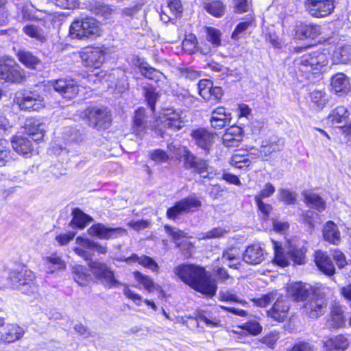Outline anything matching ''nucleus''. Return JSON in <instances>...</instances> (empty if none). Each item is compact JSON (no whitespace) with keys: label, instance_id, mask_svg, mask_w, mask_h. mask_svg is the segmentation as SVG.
Instances as JSON below:
<instances>
[{"label":"nucleus","instance_id":"f257e3e1","mask_svg":"<svg viewBox=\"0 0 351 351\" xmlns=\"http://www.w3.org/2000/svg\"><path fill=\"white\" fill-rule=\"evenodd\" d=\"M174 273L195 291L210 297L215 295L217 285L204 267L193 264H181L175 268Z\"/></svg>","mask_w":351,"mask_h":351},{"label":"nucleus","instance_id":"f03ea898","mask_svg":"<svg viewBox=\"0 0 351 351\" xmlns=\"http://www.w3.org/2000/svg\"><path fill=\"white\" fill-rule=\"evenodd\" d=\"M10 280L14 289L19 290L25 294H32L37 291V286L34 282V273L25 267H21L12 271Z\"/></svg>","mask_w":351,"mask_h":351},{"label":"nucleus","instance_id":"7ed1b4c3","mask_svg":"<svg viewBox=\"0 0 351 351\" xmlns=\"http://www.w3.org/2000/svg\"><path fill=\"white\" fill-rule=\"evenodd\" d=\"M184 126V121L182 117V111L173 108H165L162 110V117L156 128L158 135L163 137L165 132H176Z\"/></svg>","mask_w":351,"mask_h":351},{"label":"nucleus","instance_id":"20e7f679","mask_svg":"<svg viewBox=\"0 0 351 351\" xmlns=\"http://www.w3.org/2000/svg\"><path fill=\"white\" fill-rule=\"evenodd\" d=\"M69 33L72 38L82 39L99 35L98 22L93 17L75 19L71 25Z\"/></svg>","mask_w":351,"mask_h":351},{"label":"nucleus","instance_id":"39448f33","mask_svg":"<svg viewBox=\"0 0 351 351\" xmlns=\"http://www.w3.org/2000/svg\"><path fill=\"white\" fill-rule=\"evenodd\" d=\"M93 274L107 289L118 287L122 283L117 280L114 271L106 263L90 261L88 264Z\"/></svg>","mask_w":351,"mask_h":351},{"label":"nucleus","instance_id":"423d86ee","mask_svg":"<svg viewBox=\"0 0 351 351\" xmlns=\"http://www.w3.org/2000/svg\"><path fill=\"white\" fill-rule=\"evenodd\" d=\"M0 80L6 82L21 83L25 80V71L13 60H0Z\"/></svg>","mask_w":351,"mask_h":351},{"label":"nucleus","instance_id":"0eeeda50","mask_svg":"<svg viewBox=\"0 0 351 351\" xmlns=\"http://www.w3.org/2000/svg\"><path fill=\"white\" fill-rule=\"evenodd\" d=\"M14 102L25 111H38L45 106L43 96L36 91L25 90L15 97Z\"/></svg>","mask_w":351,"mask_h":351},{"label":"nucleus","instance_id":"6e6552de","mask_svg":"<svg viewBox=\"0 0 351 351\" xmlns=\"http://www.w3.org/2000/svg\"><path fill=\"white\" fill-rule=\"evenodd\" d=\"M202 206L201 201L195 196L191 195L177 202L173 206L168 208L167 217L175 220L183 213L194 212Z\"/></svg>","mask_w":351,"mask_h":351},{"label":"nucleus","instance_id":"1a4fd4ad","mask_svg":"<svg viewBox=\"0 0 351 351\" xmlns=\"http://www.w3.org/2000/svg\"><path fill=\"white\" fill-rule=\"evenodd\" d=\"M184 152V167L197 173L203 178L210 179L209 165L208 161L196 157L187 148H181Z\"/></svg>","mask_w":351,"mask_h":351},{"label":"nucleus","instance_id":"9d476101","mask_svg":"<svg viewBox=\"0 0 351 351\" xmlns=\"http://www.w3.org/2000/svg\"><path fill=\"white\" fill-rule=\"evenodd\" d=\"M89 125L97 130L106 129L110 126L111 115L106 108L97 106L88 108L85 110Z\"/></svg>","mask_w":351,"mask_h":351},{"label":"nucleus","instance_id":"9b49d317","mask_svg":"<svg viewBox=\"0 0 351 351\" xmlns=\"http://www.w3.org/2000/svg\"><path fill=\"white\" fill-rule=\"evenodd\" d=\"M80 57L84 66L89 69L100 68L105 61V53L98 47H87L82 49Z\"/></svg>","mask_w":351,"mask_h":351},{"label":"nucleus","instance_id":"f8f14e48","mask_svg":"<svg viewBox=\"0 0 351 351\" xmlns=\"http://www.w3.org/2000/svg\"><path fill=\"white\" fill-rule=\"evenodd\" d=\"M327 307L328 302L325 296L313 293L312 298L304 305V312L309 317L315 319L324 315Z\"/></svg>","mask_w":351,"mask_h":351},{"label":"nucleus","instance_id":"ddd939ff","mask_svg":"<svg viewBox=\"0 0 351 351\" xmlns=\"http://www.w3.org/2000/svg\"><path fill=\"white\" fill-rule=\"evenodd\" d=\"M304 5L309 14L317 18L328 16L335 8L334 0H306Z\"/></svg>","mask_w":351,"mask_h":351},{"label":"nucleus","instance_id":"4468645a","mask_svg":"<svg viewBox=\"0 0 351 351\" xmlns=\"http://www.w3.org/2000/svg\"><path fill=\"white\" fill-rule=\"evenodd\" d=\"M52 86L56 92L66 99L75 98L79 93L77 82L71 78L56 80L52 82Z\"/></svg>","mask_w":351,"mask_h":351},{"label":"nucleus","instance_id":"2eb2a0df","mask_svg":"<svg viewBox=\"0 0 351 351\" xmlns=\"http://www.w3.org/2000/svg\"><path fill=\"white\" fill-rule=\"evenodd\" d=\"M289 306L282 295H278L273 306L267 311V316L278 322H283L287 317Z\"/></svg>","mask_w":351,"mask_h":351},{"label":"nucleus","instance_id":"dca6fc26","mask_svg":"<svg viewBox=\"0 0 351 351\" xmlns=\"http://www.w3.org/2000/svg\"><path fill=\"white\" fill-rule=\"evenodd\" d=\"M231 119V114L225 108L217 107L212 111L209 121L213 128L221 130L229 125Z\"/></svg>","mask_w":351,"mask_h":351},{"label":"nucleus","instance_id":"f3484780","mask_svg":"<svg viewBox=\"0 0 351 351\" xmlns=\"http://www.w3.org/2000/svg\"><path fill=\"white\" fill-rule=\"evenodd\" d=\"M295 37L298 40L315 38L321 34V27L313 23H300L295 26Z\"/></svg>","mask_w":351,"mask_h":351},{"label":"nucleus","instance_id":"a211bd4d","mask_svg":"<svg viewBox=\"0 0 351 351\" xmlns=\"http://www.w3.org/2000/svg\"><path fill=\"white\" fill-rule=\"evenodd\" d=\"M191 136L197 146L208 153L213 143V136L205 128H197L191 131Z\"/></svg>","mask_w":351,"mask_h":351},{"label":"nucleus","instance_id":"6ab92c4d","mask_svg":"<svg viewBox=\"0 0 351 351\" xmlns=\"http://www.w3.org/2000/svg\"><path fill=\"white\" fill-rule=\"evenodd\" d=\"M24 128L25 133L34 141H41L46 131L45 124L34 118L26 120Z\"/></svg>","mask_w":351,"mask_h":351},{"label":"nucleus","instance_id":"aec40b11","mask_svg":"<svg viewBox=\"0 0 351 351\" xmlns=\"http://www.w3.org/2000/svg\"><path fill=\"white\" fill-rule=\"evenodd\" d=\"M243 128L237 125L228 128L222 136L223 145L227 147H237L243 139Z\"/></svg>","mask_w":351,"mask_h":351},{"label":"nucleus","instance_id":"412c9836","mask_svg":"<svg viewBox=\"0 0 351 351\" xmlns=\"http://www.w3.org/2000/svg\"><path fill=\"white\" fill-rule=\"evenodd\" d=\"M315 262L319 269L327 276H332L335 273V267L332 259L326 252L317 251L315 254Z\"/></svg>","mask_w":351,"mask_h":351},{"label":"nucleus","instance_id":"4be33fe9","mask_svg":"<svg viewBox=\"0 0 351 351\" xmlns=\"http://www.w3.org/2000/svg\"><path fill=\"white\" fill-rule=\"evenodd\" d=\"M265 259L264 252L258 244L248 246L243 254V260L250 265H258Z\"/></svg>","mask_w":351,"mask_h":351},{"label":"nucleus","instance_id":"5701e85b","mask_svg":"<svg viewBox=\"0 0 351 351\" xmlns=\"http://www.w3.org/2000/svg\"><path fill=\"white\" fill-rule=\"evenodd\" d=\"M287 291L289 295L295 301H303L313 293L311 286L301 282L291 285Z\"/></svg>","mask_w":351,"mask_h":351},{"label":"nucleus","instance_id":"b1692460","mask_svg":"<svg viewBox=\"0 0 351 351\" xmlns=\"http://www.w3.org/2000/svg\"><path fill=\"white\" fill-rule=\"evenodd\" d=\"M147 130V116L145 110L143 108H138L134 113L133 117L132 130L133 132L138 136H143Z\"/></svg>","mask_w":351,"mask_h":351},{"label":"nucleus","instance_id":"393cba45","mask_svg":"<svg viewBox=\"0 0 351 351\" xmlns=\"http://www.w3.org/2000/svg\"><path fill=\"white\" fill-rule=\"evenodd\" d=\"M284 146V141L276 136H271L268 140L263 141L261 147L265 160H267L272 153L281 151Z\"/></svg>","mask_w":351,"mask_h":351},{"label":"nucleus","instance_id":"a878e982","mask_svg":"<svg viewBox=\"0 0 351 351\" xmlns=\"http://www.w3.org/2000/svg\"><path fill=\"white\" fill-rule=\"evenodd\" d=\"M13 149L19 154L27 157L33 151V146L27 137L21 136H15L11 141Z\"/></svg>","mask_w":351,"mask_h":351},{"label":"nucleus","instance_id":"bb28decb","mask_svg":"<svg viewBox=\"0 0 351 351\" xmlns=\"http://www.w3.org/2000/svg\"><path fill=\"white\" fill-rule=\"evenodd\" d=\"M24 335L23 329L16 324H8L0 335V341L12 343L20 339Z\"/></svg>","mask_w":351,"mask_h":351},{"label":"nucleus","instance_id":"cd10ccee","mask_svg":"<svg viewBox=\"0 0 351 351\" xmlns=\"http://www.w3.org/2000/svg\"><path fill=\"white\" fill-rule=\"evenodd\" d=\"M123 261L128 263H138L139 265L154 272H158L159 270V266L157 263L152 258L146 255L138 256L133 254L130 256L125 258Z\"/></svg>","mask_w":351,"mask_h":351},{"label":"nucleus","instance_id":"c85d7f7f","mask_svg":"<svg viewBox=\"0 0 351 351\" xmlns=\"http://www.w3.org/2000/svg\"><path fill=\"white\" fill-rule=\"evenodd\" d=\"M332 90L335 93H346L350 90L351 84L349 79L342 73H339L332 76L331 79Z\"/></svg>","mask_w":351,"mask_h":351},{"label":"nucleus","instance_id":"c756f323","mask_svg":"<svg viewBox=\"0 0 351 351\" xmlns=\"http://www.w3.org/2000/svg\"><path fill=\"white\" fill-rule=\"evenodd\" d=\"M348 345V339L342 335L331 337L324 342L327 351H344Z\"/></svg>","mask_w":351,"mask_h":351},{"label":"nucleus","instance_id":"7c9ffc66","mask_svg":"<svg viewBox=\"0 0 351 351\" xmlns=\"http://www.w3.org/2000/svg\"><path fill=\"white\" fill-rule=\"evenodd\" d=\"M19 62L30 69H36L37 66L40 64V60L34 56L31 51L20 49L16 53Z\"/></svg>","mask_w":351,"mask_h":351},{"label":"nucleus","instance_id":"2f4dec72","mask_svg":"<svg viewBox=\"0 0 351 351\" xmlns=\"http://www.w3.org/2000/svg\"><path fill=\"white\" fill-rule=\"evenodd\" d=\"M323 237L325 241L335 245L340 241V232L337 226L332 221H328L323 230Z\"/></svg>","mask_w":351,"mask_h":351},{"label":"nucleus","instance_id":"473e14b6","mask_svg":"<svg viewBox=\"0 0 351 351\" xmlns=\"http://www.w3.org/2000/svg\"><path fill=\"white\" fill-rule=\"evenodd\" d=\"M335 64H347L351 62V46L345 45L336 49L332 55Z\"/></svg>","mask_w":351,"mask_h":351},{"label":"nucleus","instance_id":"72a5a7b5","mask_svg":"<svg viewBox=\"0 0 351 351\" xmlns=\"http://www.w3.org/2000/svg\"><path fill=\"white\" fill-rule=\"evenodd\" d=\"M203 6L207 12L215 17L223 16L226 10V5L220 0H207Z\"/></svg>","mask_w":351,"mask_h":351},{"label":"nucleus","instance_id":"f704fd0d","mask_svg":"<svg viewBox=\"0 0 351 351\" xmlns=\"http://www.w3.org/2000/svg\"><path fill=\"white\" fill-rule=\"evenodd\" d=\"M221 261L231 268H237V263L239 261V253L237 248L230 247L223 251Z\"/></svg>","mask_w":351,"mask_h":351},{"label":"nucleus","instance_id":"c9c22d12","mask_svg":"<svg viewBox=\"0 0 351 351\" xmlns=\"http://www.w3.org/2000/svg\"><path fill=\"white\" fill-rule=\"evenodd\" d=\"M350 115L348 110L342 106H337L328 115V119L332 124L346 122Z\"/></svg>","mask_w":351,"mask_h":351},{"label":"nucleus","instance_id":"e433bc0d","mask_svg":"<svg viewBox=\"0 0 351 351\" xmlns=\"http://www.w3.org/2000/svg\"><path fill=\"white\" fill-rule=\"evenodd\" d=\"M73 274L75 281L80 286H85L90 279L89 271L82 265H75L73 267Z\"/></svg>","mask_w":351,"mask_h":351},{"label":"nucleus","instance_id":"4c0bfd02","mask_svg":"<svg viewBox=\"0 0 351 351\" xmlns=\"http://www.w3.org/2000/svg\"><path fill=\"white\" fill-rule=\"evenodd\" d=\"M304 202L313 208L321 212L326 208L325 201L318 195L312 193L304 194Z\"/></svg>","mask_w":351,"mask_h":351},{"label":"nucleus","instance_id":"58836bf2","mask_svg":"<svg viewBox=\"0 0 351 351\" xmlns=\"http://www.w3.org/2000/svg\"><path fill=\"white\" fill-rule=\"evenodd\" d=\"M133 275L134 279L142 285L149 292H152L160 288V287L155 284L153 280L147 275H145L138 271H134Z\"/></svg>","mask_w":351,"mask_h":351},{"label":"nucleus","instance_id":"ea45409f","mask_svg":"<svg viewBox=\"0 0 351 351\" xmlns=\"http://www.w3.org/2000/svg\"><path fill=\"white\" fill-rule=\"evenodd\" d=\"M73 217L71 221L72 227H77L80 229L85 228L88 223L92 221V218L84 214L80 209L75 208L73 211Z\"/></svg>","mask_w":351,"mask_h":351},{"label":"nucleus","instance_id":"a19ab883","mask_svg":"<svg viewBox=\"0 0 351 351\" xmlns=\"http://www.w3.org/2000/svg\"><path fill=\"white\" fill-rule=\"evenodd\" d=\"M76 243L81 246L88 249L90 251H96L99 254H105L107 252V247L101 245L97 242L90 240L87 238L77 237Z\"/></svg>","mask_w":351,"mask_h":351},{"label":"nucleus","instance_id":"79ce46f5","mask_svg":"<svg viewBox=\"0 0 351 351\" xmlns=\"http://www.w3.org/2000/svg\"><path fill=\"white\" fill-rule=\"evenodd\" d=\"M138 67L141 74L149 80L157 82L163 75L162 72L152 67L147 62H141Z\"/></svg>","mask_w":351,"mask_h":351},{"label":"nucleus","instance_id":"37998d69","mask_svg":"<svg viewBox=\"0 0 351 351\" xmlns=\"http://www.w3.org/2000/svg\"><path fill=\"white\" fill-rule=\"evenodd\" d=\"M143 93L148 106L152 112H154L156 103L159 99V94L156 91V88L152 86H144Z\"/></svg>","mask_w":351,"mask_h":351},{"label":"nucleus","instance_id":"c03bdc74","mask_svg":"<svg viewBox=\"0 0 351 351\" xmlns=\"http://www.w3.org/2000/svg\"><path fill=\"white\" fill-rule=\"evenodd\" d=\"M295 63L306 68L310 67L311 70H319L316 52L304 55L296 60Z\"/></svg>","mask_w":351,"mask_h":351},{"label":"nucleus","instance_id":"a18cd8bd","mask_svg":"<svg viewBox=\"0 0 351 351\" xmlns=\"http://www.w3.org/2000/svg\"><path fill=\"white\" fill-rule=\"evenodd\" d=\"M45 267L47 273L52 274L56 270L62 269L64 267V263L60 257L52 255L45 258Z\"/></svg>","mask_w":351,"mask_h":351},{"label":"nucleus","instance_id":"49530a36","mask_svg":"<svg viewBox=\"0 0 351 351\" xmlns=\"http://www.w3.org/2000/svg\"><path fill=\"white\" fill-rule=\"evenodd\" d=\"M330 316L331 319L329 322L330 326L338 328L344 324L343 311L339 306L335 305L332 306L330 311Z\"/></svg>","mask_w":351,"mask_h":351},{"label":"nucleus","instance_id":"de8ad7c7","mask_svg":"<svg viewBox=\"0 0 351 351\" xmlns=\"http://www.w3.org/2000/svg\"><path fill=\"white\" fill-rule=\"evenodd\" d=\"M306 249L304 247L291 246L288 255L295 264L302 265L305 261Z\"/></svg>","mask_w":351,"mask_h":351},{"label":"nucleus","instance_id":"09e8293b","mask_svg":"<svg viewBox=\"0 0 351 351\" xmlns=\"http://www.w3.org/2000/svg\"><path fill=\"white\" fill-rule=\"evenodd\" d=\"M204 29L206 34V40L210 43L215 48L219 47L221 43L220 30L213 27H205Z\"/></svg>","mask_w":351,"mask_h":351},{"label":"nucleus","instance_id":"8fccbe9b","mask_svg":"<svg viewBox=\"0 0 351 351\" xmlns=\"http://www.w3.org/2000/svg\"><path fill=\"white\" fill-rule=\"evenodd\" d=\"M90 11L95 15L108 18L114 10L109 5L95 2L90 5Z\"/></svg>","mask_w":351,"mask_h":351},{"label":"nucleus","instance_id":"3c124183","mask_svg":"<svg viewBox=\"0 0 351 351\" xmlns=\"http://www.w3.org/2000/svg\"><path fill=\"white\" fill-rule=\"evenodd\" d=\"M297 193L287 189H279L278 199L287 205L295 204L297 200Z\"/></svg>","mask_w":351,"mask_h":351},{"label":"nucleus","instance_id":"603ef678","mask_svg":"<svg viewBox=\"0 0 351 351\" xmlns=\"http://www.w3.org/2000/svg\"><path fill=\"white\" fill-rule=\"evenodd\" d=\"M109 228L103 223L93 225L88 230V234L100 239L107 240Z\"/></svg>","mask_w":351,"mask_h":351},{"label":"nucleus","instance_id":"864d4df0","mask_svg":"<svg viewBox=\"0 0 351 351\" xmlns=\"http://www.w3.org/2000/svg\"><path fill=\"white\" fill-rule=\"evenodd\" d=\"M16 8L18 10V17H21L23 21H28L32 18L31 7H33L31 3L28 1H21L17 3Z\"/></svg>","mask_w":351,"mask_h":351},{"label":"nucleus","instance_id":"5fc2aeb1","mask_svg":"<svg viewBox=\"0 0 351 351\" xmlns=\"http://www.w3.org/2000/svg\"><path fill=\"white\" fill-rule=\"evenodd\" d=\"M252 163L248 156L234 154L230 159V164L238 169H243L249 167Z\"/></svg>","mask_w":351,"mask_h":351},{"label":"nucleus","instance_id":"6e6d98bb","mask_svg":"<svg viewBox=\"0 0 351 351\" xmlns=\"http://www.w3.org/2000/svg\"><path fill=\"white\" fill-rule=\"evenodd\" d=\"M252 23L250 21L241 22L235 27L232 34V38L234 40H239L245 36L247 29L251 25Z\"/></svg>","mask_w":351,"mask_h":351},{"label":"nucleus","instance_id":"4d7b16f0","mask_svg":"<svg viewBox=\"0 0 351 351\" xmlns=\"http://www.w3.org/2000/svg\"><path fill=\"white\" fill-rule=\"evenodd\" d=\"M279 294L277 291H271L265 295H262L261 298L253 299L252 301L256 306L260 307H265L271 302L275 300Z\"/></svg>","mask_w":351,"mask_h":351},{"label":"nucleus","instance_id":"13d9d810","mask_svg":"<svg viewBox=\"0 0 351 351\" xmlns=\"http://www.w3.org/2000/svg\"><path fill=\"white\" fill-rule=\"evenodd\" d=\"M274 250H275V257H274L275 263L282 267L287 266L289 264V258L287 256V255L284 254L282 252L281 247L278 246V244L276 242L274 243Z\"/></svg>","mask_w":351,"mask_h":351},{"label":"nucleus","instance_id":"bf43d9fd","mask_svg":"<svg viewBox=\"0 0 351 351\" xmlns=\"http://www.w3.org/2000/svg\"><path fill=\"white\" fill-rule=\"evenodd\" d=\"M12 159L10 150L8 147V143L0 139V166L4 165L5 162Z\"/></svg>","mask_w":351,"mask_h":351},{"label":"nucleus","instance_id":"052dcab7","mask_svg":"<svg viewBox=\"0 0 351 351\" xmlns=\"http://www.w3.org/2000/svg\"><path fill=\"white\" fill-rule=\"evenodd\" d=\"M164 228L166 232L171 237L173 241L178 245V243H180V240L186 237V233L176 228H173L169 226H165Z\"/></svg>","mask_w":351,"mask_h":351},{"label":"nucleus","instance_id":"680f3d73","mask_svg":"<svg viewBox=\"0 0 351 351\" xmlns=\"http://www.w3.org/2000/svg\"><path fill=\"white\" fill-rule=\"evenodd\" d=\"M276 191L275 186L270 182H267L264 185L263 189L254 196V199L263 200L265 198L270 197Z\"/></svg>","mask_w":351,"mask_h":351},{"label":"nucleus","instance_id":"e2e57ef3","mask_svg":"<svg viewBox=\"0 0 351 351\" xmlns=\"http://www.w3.org/2000/svg\"><path fill=\"white\" fill-rule=\"evenodd\" d=\"M180 73L182 77L190 81L197 80L201 76V73L191 67L181 68Z\"/></svg>","mask_w":351,"mask_h":351},{"label":"nucleus","instance_id":"0e129e2a","mask_svg":"<svg viewBox=\"0 0 351 351\" xmlns=\"http://www.w3.org/2000/svg\"><path fill=\"white\" fill-rule=\"evenodd\" d=\"M213 83L208 80H201L198 83L199 94L205 99L209 100L208 94Z\"/></svg>","mask_w":351,"mask_h":351},{"label":"nucleus","instance_id":"69168bd1","mask_svg":"<svg viewBox=\"0 0 351 351\" xmlns=\"http://www.w3.org/2000/svg\"><path fill=\"white\" fill-rule=\"evenodd\" d=\"M150 158L156 162H165L169 157L165 151L161 149H154L149 152Z\"/></svg>","mask_w":351,"mask_h":351},{"label":"nucleus","instance_id":"338daca9","mask_svg":"<svg viewBox=\"0 0 351 351\" xmlns=\"http://www.w3.org/2000/svg\"><path fill=\"white\" fill-rule=\"evenodd\" d=\"M311 100L316 108H322L326 104L324 93L319 90H314L311 93Z\"/></svg>","mask_w":351,"mask_h":351},{"label":"nucleus","instance_id":"774afa93","mask_svg":"<svg viewBox=\"0 0 351 351\" xmlns=\"http://www.w3.org/2000/svg\"><path fill=\"white\" fill-rule=\"evenodd\" d=\"M228 231L221 227L215 228L204 234L202 239H212L223 237Z\"/></svg>","mask_w":351,"mask_h":351}]
</instances>
